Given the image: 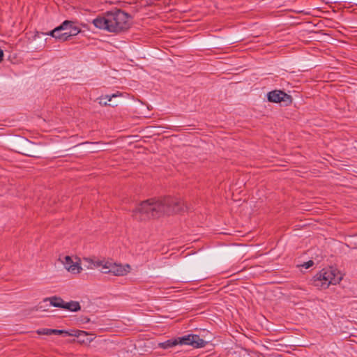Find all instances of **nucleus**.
<instances>
[{"label":"nucleus","instance_id":"1","mask_svg":"<svg viewBox=\"0 0 357 357\" xmlns=\"http://www.w3.org/2000/svg\"><path fill=\"white\" fill-rule=\"evenodd\" d=\"M131 20L128 13L121 9H114L98 15L92 23L97 29L119 33L130 29Z\"/></svg>","mask_w":357,"mask_h":357},{"label":"nucleus","instance_id":"2","mask_svg":"<svg viewBox=\"0 0 357 357\" xmlns=\"http://www.w3.org/2000/svg\"><path fill=\"white\" fill-rule=\"evenodd\" d=\"M132 216L137 221L160 217L159 199H149L140 202L132 211Z\"/></svg>","mask_w":357,"mask_h":357},{"label":"nucleus","instance_id":"3","mask_svg":"<svg viewBox=\"0 0 357 357\" xmlns=\"http://www.w3.org/2000/svg\"><path fill=\"white\" fill-rule=\"evenodd\" d=\"M342 277L340 272L332 268H324L314 276V285L319 288L326 289L330 284L339 283Z\"/></svg>","mask_w":357,"mask_h":357},{"label":"nucleus","instance_id":"4","mask_svg":"<svg viewBox=\"0 0 357 357\" xmlns=\"http://www.w3.org/2000/svg\"><path fill=\"white\" fill-rule=\"evenodd\" d=\"M161 216L174 215L185 211L186 205L184 201L177 197H165L159 199Z\"/></svg>","mask_w":357,"mask_h":357},{"label":"nucleus","instance_id":"5","mask_svg":"<svg viewBox=\"0 0 357 357\" xmlns=\"http://www.w3.org/2000/svg\"><path fill=\"white\" fill-rule=\"evenodd\" d=\"M131 271V266L128 264L116 263L112 259H106L103 270L100 271L104 274H111L114 276H124Z\"/></svg>","mask_w":357,"mask_h":357},{"label":"nucleus","instance_id":"6","mask_svg":"<svg viewBox=\"0 0 357 357\" xmlns=\"http://www.w3.org/2000/svg\"><path fill=\"white\" fill-rule=\"evenodd\" d=\"M59 260L65 269L71 274H79L83 271L81 259L78 257L67 255L59 258Z\"/></svg>","mask_w":357,"mask_h":357},{"label":"nucleus","instance_id":"7","mask_svg":"<svg viewBox=\"0 0 357 357\" xmlns=\"http://www.w3.org/2000/svg\"><path fill=\"white\" fill-rule=\"evenodd\" d=\"M176 338L178 345H190L195 348H201L206 344V342L197 335L189 334Z\"/></svg>","mask_w":357,"mask_h":357},{"label":"nucleus","instance_id":"8","mask_svg":"<svg viewBox=\"0 0 357 357\" xmlns=\"http://www.w3.org/2000/svg\"><path fill=\"white\" fill-rule=\"evenodd\" d=\"M59 30H63V36L67 38V40L73 36L77 35L80 29L79 27L75 26V23L71 21H64L60 26L53 29V34H56Z\"/></svg>","mask_w":357,"mask_h":357},{"label":"nucleus","instance_id":"9","mask_svg":"<svg viewBox=\"0 0 357 357\" xmlns=\"http://www.w3.org/2000/svg\"><path fill=\"white\" fill-rule=\"evenodd\" d=\"M106 258L98 257L96 256L85 257H83L82 260L86 264V268L89 270L100 268V270H103L104 264Z\"/></svg>","mask_w":357,"mask_h":357},{"label":"nucleus","instance_id":"10","mask_svg":"<svg viewBox=\"0 0 357 357\" xmlns=\"http://www.w3.org/2000/svg\"><path fill=\"white\" fill-rule=\"evenodd\" d=\"M268 100L273 102H291V98L289 95L282 91L275 90L268 93Z\"/></svg>","mask_w":357,"mask_h":357},{"label":"nucleus","instance_id":"11","mask_svg":"<svg viewBox=\"0 0 357 357\" xmlns=\"http://www.w3.org/2000/svg\"><path fill=\"white\" fill-rule=\"evenodd\" d=\"M69 336H75L78 338V342L81 344H89L94 339L95 336L84 331H75L69 333Z\"/></svg>","mask_w":357,"mask_h":357},{"label":"nucleus","instance_id":"12","mask_svg":"<svg viewBox=\"0 0 357 357\" xmlns=\"http://www.w3.org/2000/svg\"><path fill=\"white\" fill-rule=\"evenodd\" d=\"M121 96H122V93L119 91H117L116 93H114L112 95H102L98 98V104L101 106H117V105H111L108 103V102H110L112 98Z\"/></svg>","mask_w":357,"mask_h":357},{"label":"nucleus","instance_id":"13","mask_svg":"<svg viewBox=\"0 0 357 357\" xmlns=\"http://www.w3.org/2000/svg\"><path fill=\"white\" fill-rule=\"evenodd\" d=\"M47 301H49L51 305L56 307L63 308V306L64 305L63 300L60 297L52 296L50 298H46L43 300V302Z\"/></svg>","mask_w":357,"mask_h":357},{"label":"nucleus","instance_id":"14","mask_svg":"<svg viewBox=\"0 0 357 357\" xmlns=\"http://www.w3.org/2000/svg\"><path fill=\"white\" fill-rule=\"evenodd\" d=\"M63 309L68 310L70 312H77L80 310L81 307L77 301L64 302Z\"/></svg>","mask_w":357,"mask_h":357},{"label":"nucleus","instance_id":"15","mask_svg":"<svg viewBox=\"0 0 357 357\" xmlns=\"http://www.w3.org/2000/svg\"><path fill=\"white\" fill-rule=\"evenodd\" d=\"M176 345H178L177 338L168 340L165 342H160L158 344V347L164 349H167Z\"/></svg>","mask_w":357,"mask_h":357},{"label":"nucleus","instance_id":"16","mask_svg":"<svg viewBox=\"0 0 357 357\" xmlns=\"http://www.w3.org/2000/svg\"><path fill=\"white\" fill-rule=\"evenodd\" d=\"M63 30H59L56 34H53V30L51 31L50 33H47V35H50L56 39H59V40H61V41H66L67 40V38H66L64 36H63Z\"/></svg>","mask_w":357,"mask_h":357},{"label":"nucleus","instance_id":"17","mask_svg":"<svg viewBox=\"0 0 357 357\" xmlns=\"http://www.w3.org/2000/svg\"><path fill=\"white\" fill-rule=\"evenodd\" d=\"M37 333L38 335H52V329L50 328H42L37 331Z\"/></svg>","mask_w":357,"mask_h":357},{"label":"nucleus","instance_id":"18","mask_svg":"<svg viewBox=\"0 0 357 357\" xmlns=\"http://www.w3.org/2000/svg\"><path fill=\"white\" fill-rule=\"evenodd\" d=\"M69 333H70L67 331L52 329V334H54V335L66 334L67 335H69Z\"/></svg>","mask_w":357,"mask_h":357},{"label":"nucleus","instance_id":"19","mask_svg":"<svg viewBox=\"0 0 357 357\" xmlns=\"http://www.w3.org/2000/svg\"><path fill=\"white\" fill-rule=\"evenodd\" d=\"M313 261H308L307 262L305 263L303 266L305 267V268H308L310 267H311L312 265H313Z\"/></svg>","mask_w":357,"mask_h":357},{"label":"nucleus","instance_id":"20","mask_svg":"<svg viewBox=\"0 0 357 357\" xmlns=\"http://www.w3.org/2000/svg\"><path fill=\"white\" fill-rule=\"evenodd\" d=\"M3 50L0 48V62H1V61L3 60Z\"/></svg>","mask_w":357,"mask_h":357}]
</instances>
